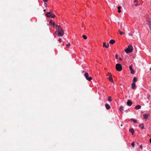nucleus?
Returning a JSON list of instances; mask_svg holds the SVG:
<instances>
[{
	"instance_id": "f8f14e48",
	"label": "nucleus",
	"mask_w": 151,
	"mask_h": 151,
	"mask_svg": "<svg viewBox=\"0 0 151 151\" xmlns=\"http://www.w3.org/2000/svg\"><path fill=\"white\" fill-rule=\"evenodd\" d=\"M127 104L129 106H131L132 105V103L130 100H128L127 102Z\"/></svg>"
},
{
	"instance_id": "c03bdc74",
	"label": "nucleus",
	"mask_w": 151,
	"mask_h": 151,
	"mask_svg": "<svg viewBox=\"0 0 151 151\" xmlns=\"http://www.w3.org/2000/svg\"><path fill=\"white\" fill-rule=\"evenodd\" d=\"M150 70H151V68H150Z\"/></svg>"
},
{
	"instance_id": "39448f33",
	"label": "nucleus",
	"mask_w": 151,
	"mask_h": 151,
	"mask_svg": "<svg viewBox=\"0 0 151 151\" xmlns=\"http://www.w3.org/2000/svg\"><path fill=\"white\" fill-rule=\"evenodd\" d=\"M58 32V36H63L64 35V32L63 30L59 31Z\"/></svg>"
},
{
	"instance_id": "f704fd0d",
	"label": "nucleus",
	"mask_w": 151,
	"mask_h": 151,
	"mask_svg": "<svg viewBox=\"0 0 151 151\" xmlns=\"http://www.w3.org/2000/svg\"><path fill=\"white\" fill-rule=\"evenodd\" d=\"M139 147L141 149H142V145H140V146H139Z\"/></svg>"
},
{
	"instance_id": "393cba45",
	"label": "nucleus",
	"mask_w": 151,
	"mask_h": 151,
	"mask_svg": "<svg viewBox=\"0 0 151 151\" xmlns=\"http://www.w3.org/2000/svg\"><path fill=\"white\" fill-rule=\"evenodd\" d=\"M131 120V121H133L135 123H136L137 122V120L135 119H132Z\"/></svg>"
},
{
	"instance_id": "4be33fe9",
	"label": "nucleus",
	"mask_w": 151,
	"mask_h": 151,
	"mask_svg": "<svg viewBox=\"0 0 151 151\" xmlns=\"http://www.w3.org/2000/svg\"><path fill=\"white\" fill-rule=\"evenodd\" d=\"M118 31L119 32L120 34L121 35L124 34L125 33L124 32L121 31L120 30H119Z\"/></svg>"
},
{
	"instance_id": "a18cd8bd",
	"label": "nucleus",
	"mask_w": 151,
	"mask_h": 151,
	"mask_svg": "<svg viewBox=\"0 0 151 151\" xmlns=\"http://www.w3.org/2000/svg\"><path fill=\"white\" fill-rule=\"evenodd\" d=\"M44 11H45V9L44 10Z\"/></svg>"
},
{
	"instance_id": "ddd939ff",
	"label": "nucleus",
	"mask_w": 151,
	"mask_h": 151,
	"mask_svg": "<svg viewBox=\"0 0 151 151\" xmlns=\"http://www.w3.org/2000/svg\"><path fill=\"white\" fill-rule=\"evenodd\" d=\"M105 106L106 109L107 110L111 108V107L110 105L107 104H106Z\"/></svg>"
},
{
	"instance_id": "49530a36",
	"label": "nucleus",
	"mask_w": 151,
	"mask_h": 151,
	"mask_svg": "<svg viewBox=\"0 0 151 151\" xmlns=\"http://www.w3.org/2000/svg\"><path fill=\"white\" fill-rule=\"evenodd\" d=\"M151 151V150H150V151Z\"/></svg>"
},
{
	"instance_id": "6ab92c4d",
	"label": "nucleus",
	"mask_w": 151,
	"mask_h": 151,
	"mask_svg": "<svg viewBox=\"0 0 151 151\" xmlns=\"http://www.w3.org/2000/svg\"><path fill=\"white\" fill-rule=\"evenodd\" d=\"M129 131L131 132L133 135L134 133V130L133 128L130 129H129Z\"/></svg>"
},
{
	"instance_id": "f3484780",
	"label": "nucleus",
	"mask_w": 151,
	"mask_h": 151,
	"mask_svg": "<svg viewBox=\"0 0 151 151\" xmlns=\"http://www.w3.org/2000/svg\"><path fill=\"white\" fill-rule=\"evenodd\" d=\"M139 127H140L142 129H144V124L143 123L142 124L139 125Z\"/></svg>"
},
{
	"instance_id": "58836bf2",
	"label": "nucleus",
	"mask_w": 151,
	"mask_h": 151,
	"mask_svg": "<svg viewBox=\"0 0 151 151\" xmlns=\"http://www.w3.org/2000/svg\"><path fill=\"white\" fill-rule=\"evenodd\" d=\"M149 141H150V142L151 143V138L150 139V140H149Z\"/></svg>"
},
{
	"instance_id": "c9c22d12",
	"label": "nucleus",
	"mask_w": 151,
	"mask_h": 151,
	"mask_svg": "<svg viewBox=\"0 0 151 151\" xmlns=\"http://www.w3.org/2000/svg\"><path fill=\"white\" fill-rule=\"evenodd\" d=\"M119 60L120 61H122V58H119Z\"/></svg>"
},
{
	"instance_id": "2eb2a0df",
	"label": "nucleus",
	"mask_w": 151,
	"mask_h": 151,
	"mask_svg": "<svg viewBox=\"0 0 151 151\" xmlns=\"http://www.w3.org/2000/svg\"><path fill=\"white\" fill-rule=\"evenodd\" d=\"M108 79L109 80V81H110L112 83H114V81H113V79L112 78V76H109L108 77Z\"/></svg>"
},
{
	"instance_id": "6e6552de",
	"label": "nucleus",
	"mask_w": 151,
	"mask_h": 151,
	"mask_svg": "<svg viewBox=\"0 0 151 151\" xmlns=\"http://www.w3.org/2000/svg\"><path fill=\"white\" fill-rule=\"evenodd\" d=\"M143 116L144 119L146 120H147L148 119L149 116H150V114H145L143 115Z\"/></svg>"
},
{
	"instance_id": "cd10ccee",
	"label": "nucleus",
	"mask_w": 151,
	"mask_h": 151,
	"mask_svg": "<svg viewBox=\"0 0 151 151\" xmlns=\"http://www.w3.org/2000/svg\"><path fill=\"white\" fill-rule=\"evenodd\" d=\"M107 76H112V75L111 74V73H109L108 74V75H107Z\"/></svg>"
},
{
	"instance_id": "f257e3e1",
	"label": "nucleus",
	"mask_w": 151,
	"mask_h": 151,
	"mask_svg": "<svg viewBox=\"0 0 151 151\" xmlns=\"http://www.w3.org/2000/svg\"><path fill=\"white\" fill-rule=\"evenodd\" d=\"M133 51V47L132 45L128 46V47L125 50V51L127 53L132 52Z\"/></svg>"
},
{
	"instance_id": "20e7f679",
	"label": "nucleus",
	"mask_w": 151,
	"mask_h": 151,
	"mask_svg": "<svg viewBox=\"0 0 151 151\" xmlns=\"http://www.w3.org/2000/svg\"><path fill=\"white\" fill-rule=\"evenodd\" d=\"M56 29L58 32L60 31L63 30L62 28L60 25H56Z\"/></svg>"
},
{
	"instance_id": "bb28decb",
	"label": "nucleus",
	"mask_w": 151,
	"mask_h": 151,
	"mask_svg": "<svg viewBox=\"0 0 151 151\" xmlns=\"http://www.w3.org/2000/svg\"><path fill=\"white\" fill-rule=\"evenodd\" d=\"M66 46L68 47H69L70 45V43H68L66 45Z\"/></svg>"
},
{
	"instance_id": "c756f323",
	"label": "nucleus",
	"mask_w": 151,
	"mask_h": 151,
	"mask_svg": "<svg viewBox=\"0 0 151 151\" xmlns=\"http://www.w3.org/2000/svg\"><path fill=\"white\" fill-rule=\"evenodd\" d=\"M131 145H132V146L133 147H134V142H132L131 143Z\"/></svg>"
},
{
	"instance_id": "a211bd4d",
	"label": "nucleus",
	"mask_w": 151,
	"mask_h": 151,
	"mask_svg": "<svg viewBox=\"0 0 151 151\" xmlns=\"http://www.w3.org/2000/svg\"><path fill=\"white\" fill-rule=\"evenodd\" d=\"M141 106L140 105H138L135 107V109H140L141 108Z\"/></svg>"
},
{
	"instance_id": "aec40b11",
	"label": "nucleus",
	"mask_w": 151,
	"mask_h": 151,
	"mask_svg": "<svg viewBox=\"0 0 151 151\" xmlns=\"http://www.w3.org/2000/svg\"><path fill=\"white\" fill-rule=\"evenodd\" d=\"M121 7L120 6H119L117 7V9H118V12L119 13H120L121 12V10H120Z\"/></svg>"
},
{
	"instance_id": "5701e85b",
	"label": "nucleus",
	"mask_w": 151,
	"mask_h": 151,
	"mask_svg": "<svg viewBox=\"0 0 151 151\" xmlns=\"http://www.w3.org/2000/svg\"><path fill=\"white\" fill-rule=\"evenodd\" d=\"M137 78H136L134 77L133 78V82L135 83V82H137Z\"/></svg>"
},
{
	"instance_id": "473e14b6",
	"label": "nucleus",
	"mask_w": 151,
	"mask_h": 151,
	"mask_svg": "<svg viewBox=\"0 0 151 151\" xmlns=\"http://www.w3.org/2000/svg\"><path fill=\"white\" fill-rule=\"evenodd\" d=\"M44 6L45 7H47V4H46V3H45L44 4Z\"/></svg>"
},
{
	"instance_id": "1a4fd4ad",
	"label": "nucleus",
	"mask_w": 151,
	"mask_h": 151,
	"mask_svg": "<svg viewBox=\"0 0 151 151\" xmlns=\"http://www.w3.org/2000/svg\"><path fill=\"white\" fill-rule=\"evenodd\" d=\"M49 22L51 25L53 26V27H55V22L54 21L51 19L50 21Z\"/></svg>"
},
{
	"instance_id": "0eeeda50",
	"label": "nucleus",
	"mask_w": 151,
	"mask_h": 151,
	"mask_svg": "<svg viewBox=\"0 0 151 151\" xmlns=\"http://www.w3.org/2000/svg\"><path fill=\"white\" fill-rule=\"evenodd\" d=\"M46 16L47 17H51L52 18H53L55 17V14H46Z\"/></svg>"
},
{
	"instance_id": "f03ea898",
	"label": "nucleus",
	"mask_w": 151,
	"mask_h": 151,
	"mask_svg": "<svg viewBox=\"0 0 151 151\" xmlns=\"http://www.w3.org/2000/svg\"><path fill=\"white\" fill-rule=\"evenodd\" d=\"M84 76L86 79L88 81H91L92 79V78L91 77H89L88 74V73H86Z\"/></svg>"
},
{
	"instance_id": "7c9ffc66",
	"label": "nucleus",
	"mask_w": 151,
	"mask_h": 151,
	"mask_svg": "<svg viewBox=\"0 0 151 151\" xmlns=\"http://www.w3.org/2000/svg\"><path fill=\"white\" fill-rule=\"evenodd\" d=\"M115 58H116V59H117L118 58V55H117L116 54L115 55Z\"/></svg>"
},
{
	"instance_id": "b1692460",
	"label": "nucleus",
	"mask_w": 151,
	"mask_h": 151,
	"mask_svg": "<svg viewBox=\"0 0 151 151\" xmlns=\"http://www.w3.org/2000/svg\"><path fill=\"white\" fill-rule=\"evenodd\" d=\"M120 110L121 111H122L123 110V107L122 106H121L119 108Z\"/></svg>"
},
{
	"instance_id": "72a5a7b5",
	"label": "nucleus",
	"mask_w": 151,
	"mask_h": 151,
	"mask_svg": "<svg viewBox=\"0 0 151 151\" xmlns=\"http://www.w3.org/2000/svg\"><path fill=\"white\" fill-rule=\"evenodd\" d=\"M44 2H47L48 0H43Z\"/></svg>"
},
{
	"instance_id": "9b49d317",
	"label": "nucleus",
	"mask_w": 151,
	"mask_h": 151,
	"mask_svg": "<svg viewBox=\"0 0 151 151\" xmlns=\"http://www.w3.org/2000/svg\"><path fill=\"white\" fill-rule=\"evenodd\" d=\"M136 84L135 83L133 82L132 84V89H134L136 88Z\"/></svg>"
},
{
	"instance_id": "4c0bfd02",
	"label": "nucleus",
	"mask_w": 151,
	"mask_h": 151,
	"mask_svg": "<svg viewBox=\"0 0 151 151\" xmlns=\"http://www.w3.org/2000/svg\"><path fill=\"white\" fill-rule=\"evenodd\" d=\"M137 0H134V3H135V2H137Z\"/></svg>"
},
{
	"instance_id": "a878e982",
	"label": "nucleus",
	"mask_w": 151,
	"mask_h": 151,
	"mask_svg": "<svg viewBox=\"0 0 151 151\" xmlns=\"http://www.w3.org/2000/svg\"><path fill=\"white\" fill-rule=\"evenodd\" d=\"M82 37L85 40H86L87 39V37L85 35H83Z\"/></svg>"
},
{
	"instance_id": "423d86ee",
	"label": "nucleus",
	"mask_w": 151,
	"mask_h": 151,
	"mask_svg": "<svg viewBox=\"0 0 151 151\" xmlns=\"http://www.w3.org/2000/svg\"><path fill=\"white\" fill-rule=\"evenodd\" d=\"M129 68L130 71V73L132 74H134L135 72L133 69L132 68V65H131L129 66Z\"/></svg>"
},
{
	"instance_id": "e433bc0d",
	"label": "nucleus",
	"mask_w": 151,
	"mask_h": 151,
	"mask_svg": "<svg viewBox=\"0 0 151 151\" xmlns=\"http://www.w3.org/2000/svg\"><path fill=\"white\" fill-rule=\"evenodd\" d=\"M128 35H129V36H132V35L130 34H129Z\"/></svg>"
},
{
	"instance_id": "79ce46f5",
	"label": "nucleus",
	"mask_w": 151,
	"mask_h": 151,
	"mask_svg": "<svg viewBox=\"0 0 151 151\" xmlns=\"http://www.w3.org/2000/svg\"><path fill=\"white\" fill-rule=\"evenodd\" d=\"M121 27L122 28V23H121Z\"/></svg>"
},
{
	"instance_id": "ea45409f",
	"label": "nucleus",
	"mask_w": 151,
	"mask_h": 151,
	"mask_svg": "<svg viewBox=\"0 0 151 151\" xmlns=\"http://www.w3.org/2000/svg\"><path fill=\"white\" fill-rule=\"evenodd\" d=\"M138 4H135V6H138Z\"/></svg>"
},
{
	"instance_id": "9d476101",
	"label": "nucleus",
	"mask_w": 151,
	"mask_h": 151,
	"mask_svg": "<svg viewBox=\"0 0 151 151\" xmlns=\"http://www.w3.org/2000/svg\"><path fill=\"white\" fill-rule=\"evenodd\" d=\"M147 22V24L149 26V27H151V21L149 19L146 20Z\"/></svg>"
},
{
	"instance_id": "2f4dec72",
	"label": "nucleus",
	"mask_w": 151,
	"mask_h": 151,
	"mask_svg": "<svg viewBox=\"0 0 151 151\" xmlns=\"http://www.w3.org/2000/svg\"><path fill=\"white\" fill-rule=\"evenodd\" d=\"M58 41L60 42H61V38H59L58 40Z\"/></svg>"
},
{
	"instance_id": "37998d69",
	"label": "nucleus",
	"mask_w": 151,
	"mask_h": 151,
	"mask_svg": "<svg viewBox=\"0 0 151 151\" xmlns=\"http://www.w3.org/2000/svg\"><path fill=\"white\" fill-rule=\"evenodd\" d=\"M150 97V96H148L147 97H148V99H149V97Z\"/></svg>"
},
{
	"instance_id": "4468645a",
	"label": "nucleus",
	"mask_w": 151,
	"mask_h": 151,
	"mask_svg": "<svg viewBox=\"0 0 151 151\" xmlns=\"http://www.w3.org/2000/svg\"><path fill=\"white\" fill-rule=\"evenodd\" d=\"M109 44L108 43L106 45V43L105 42H104L103 43V46L104 47H105L106 48H107L109 47Z\"/></svg>"
},
{
	"instance_id": "7ed1b4c3",
	"label": "nucleus",
	"mask_w": 151,
	"mask_h": 151,
	"mask_svg": "<svg viewBox=\"0 0 151 151\" xmlns=\"http://www.w3.org/2000/svg\"><path fill=\"white\" fill-rule=\"evenodd\" d=\"M116 68L117 70L120 71L122 69V67L120 64H117L116 65Z\"/></svg>"
},
{
	"instance_id": "dca6fc26",
	"label": "nucleus",
	"mask_w": 151,
	"mask_h": 151,
	"mask_svg": "<svg viewBox=\"0 0 151 151\" xmlns=\"http://www.w3.org/2000/svg\"><path fill=\"white\" fill-rule=\"evenodd\" d=\"M115 41L114 40H111L109 42V43L111 44H113L114 43Z\"/></svg>"
},
{
	"instance_id": "a19ab883",
	"label": "nucleus",
	"mask_w": 151,
	"mask_h": 151,
	"mask_svg": "<svg viewBox=\"0 0 151 151\" xmlns=\"http://www.w3.org/2000/svg\"><path fill=\"white\" fill-rule=\"evenodd\" d=\"M120 85H121V86L123 85V83H120Z\"/></svg>"
},
{
	"instance_id": "412c9836",
	"label": "nucleus",
	"mask_w": 151,
	"mask_h": 151,
	"mask_svg": "<svg viewBox=\"0 0 151 151\" xmlns=\"http://www.w3.org/2000/svg\"><path fill=\"white\" fill-rule=\"evenodd\" d=\"M108 100L109 102H111L112 101V100L111 99V96H109L108 97Z\"/></svg>"
},
{
	"instance_id": "c85d7f7f",
	"label": "nucleus",
	"mask_w": 151,
	"mask_h": 151,
	"mask_svg": "<svg viewBox=\"0 0 151 151\" xmlns=\"http://www.w3.org/2000/svg\"><path fill=\"white\" fill-rule=\"evenodd\" d=\"M46 14H53L51 12H47Z\"/></svg>"
}]
</instances>
